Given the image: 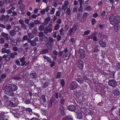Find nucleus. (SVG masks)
I'll return each mask as SVG.
<instances>
[{
	"mask_svg": "<svg viewBox=\"0 0 120 120\" xmlns=\"http://www.w3.org/2000/svg\"><path fill=\"white\" fill-rule=\"evenodd\" d=\"M17 87L14 84H9L6 86L4 89V90L5 94L10 96H14V91L16 90Z\"/></svg>",
	"mask_w": 120,
	"mask_h": 120,
	"instance_id": "1",
	"label": "nucleus"
},
{
	"mask_svg": "<svg viewBox=\"0 0 120 120\" xmlns=\"http://www.w3.org/2000/svg\"><path fill=\"white\" fill-rule=\"evenodd\" d=\"M52 25L51 24H49L48 27L46 26V28L44 29L43 33L45 34H47L48 32L49 33H51L52 30Z\"/></svg>",
	"mask_w": 120,
	"mask_h": 120,
	"instance_id": "2",
	"label": "nucleus"
},
{
	"mask_svg": "<svg viewBox=\"0 0 120 120\" xmlns=\"http://www.w3.org/2000/svg\"><path fill=\"white\" fill-rule=\"evenodd\" d=\"M78 53L79 54L80 57L81 59H83L85 57V51L83 49H79V51Z\"/></svg>",
	"mask_w": 120,
	"mask_h": 120,
	"instance_id": "3",
	"label": "nucleus"
},
{
	"mask_svg": "<svg viewBox=\"0 0 120 120\" xmlns=\"http://www.w3.org/2000/svg\"><path fill=\"white\" fill-rule=\"evenodd\" d=\"M5 103L11 107H15L17 106V104L14 103L11 101L9 100H6L5 101Z\"/></svg>",
	"mask_w": 120,
	"mask_h": 120,
	"instance_id": "4",
	"label": "nucleus"
},
{
	"mask_svg": "<svg viewBox=\"0 0 120 120\" xmlns=\"http://www.w3.org/2000/svg\"><path fill=\"white\" fill-rule=\"evenodd\" d=\"M9 17V16L8 15H2L0 18V20L1 21L4 20L5 22H7Z\"/></svg>",
	"mask_w": 120,
	"mask_h": 120,
	"instance_id": "5",
	"label": "nucleus"
},
{
	"mask_svg": "<svg viewBox=\"0 0 120 120\" xmlns=\"http://www.w3.org/2000/svg\"><path fill=\"white\" fill-rule=\"evenodd\" d=\"M109 85L113 87H115L116 85V83L114 79L109 80L108 82Z\"/></svg>",
	"mask_w": 120,
	"mask_h": 120,
	"instance_id": "6",
	"label": "nucleus"
},
{
	"mask_svg": "<svg viewBox=\"0 0 120 120\" xmlns=\"http://www.w3.org/2000/svg\"><path fill=\"white\" fill-rule=\"evenodd\" d=\"M77 29V28L76 26H74L72 27L70 29L69 31V35L70 36H71L72 33H73Z\"/></svg>",
	"mask_w": 120,
	"mask_h": 120,
	"instance_id": "7",
	"label": "nucleus"
},
{
	"mask_svg": "<svg viewBox=\"0 0 120 120\" xmlns=\"http://www.w3.org/2000/svg\"><path fill=\"white\" fill-rule=\"evenodd\" d=\"M77 86V84L75 81H73L71 84L70 87V90H72L75 89Z\"/></svg>",
	"mask_w": 120,
	"mask_h": 120,
	"instance_id": "8",
	"label": "nucleus"
},
{
	"mask_svg": "<svg viewBox=\"0 0 120 120\" xmlns=\"http://www.w3.org/2000/svg\"><path fill=\"white\" fill-rule=\"evenodd\" d=\"M109 21L110 23L112 25H114L116 23V20L115 19V17L112 15L109 18Z\"/></svg>",
	"mask_w": 120,
	"mask_h": 120,
	"instance_id": "9",
	"label": "nucleus"
},
{
	"mask_svg": "<svg viewBox=\"0 0 120 120\" xmlns=\"http://www.w3.org/2000/svg\"><path fill=\"white\" fill-rule=\"evenodd\" d=\"M59 105V111L60 114L62 116H63L65 114L64 112V109L62 105Z\"/></svg>",
	"mask_w": 120,
	"mask_h": 120,
	"instance_id": "10",
	"label": "nucleus"
},
{
	"mask_svg": "<svg viewBox=\"0 0 120 120\" xmlns=\"http://www.w3.org/2000/svg\"><path fill=\"white\" fill-rule=\"evenodd\" d=\"M78 66L80 68L82 69L83 67V63L82 60L80 59L79 60L78 62Z\"/></svg>",
	"mask_w": 120,
	"mask_h": 120,
	"instance_id": "11",
	"label": "nucleus"
},
{
	"mask_svg": "<svg viewBox=\"0 0 120 120\" xmlns=\"http://www.w3.org/2000/svg\"><path fill=\"white\" fill-rule=\"evenodd\" d=\"M50 19V18L49 17L45 19L44 21V22L42 24L44 26H45L48 24L49 22Z\"/></svg>",
	"mask_w": 120,
	"mask_h": 120,
	"instance_id": "12",
	"label": "nucleus"
},
{
	"mask_svg": "<svg viewBox=\"0 0 120 120\" xmlns=\"http://www.w3.org/2000/svg\"><path fill=\"white\" fill-rule=\"evenodd\" d=\"M75 106L73 105H70L68 107V109L71 111H74L75 109Z\"/></svg>",
	"mask_w": 120,
	"mask_h": 120,
	"instance_id": "13",
	"label": "nucleus"
},
{
	"mask_svg": "<svg viewBox=\"0 0 120 120\" xmlns=\"http://www.w3.org/2000/svg\"><path fill=\"white\" fill-rule=\"evenodd\" d=\"M77 116V118L79 119H82V113L79 111H78L76 112Z\"/></svg>",
	"mask_w": 120,
	"mask_h": 120,
	"instance_id": "14",
	"label": "nucleus"
},
{
	"mask_svg": "<svg viewBox=\"0 0 120 120\" xmlns=\"http://www.w3.org/2000/svg\"><path fill=\"white\" fill-rule=\"evenodd\" d=\"M55 101V99L54 98H52L49 102L48 106L49 108H51L52 107V103H53Z\"/></svg>",
	"mask_w": 120,
	"mask_h": 120,
	"instance_id": "15",
	"label": "nucleus"
},
{
	"mask_svg": "<svg viewBox=\"0 0 120 120\" xmlns=\"http://www.w3.org/2000/svg\"><path fill=\"white\" fill-rule=\"evenodd\" d=\"M119 23H116L115 24L114 28L115 31L117 32L120 29V25Z\"/></svg>",
	"mask_w": 120,
	"mask_h": 120,
	"instance_id": "16",
	"label": "nucleus"
},
{
	"mask_svg": "<svg viewBox=\"0 0 120 120\" xmlns=\"http://www.w3.org/2000/svg\"><path fill=\"white\" fill-rule=\"evenodd\" d=\"M70 55V53H64L63 55V57L65 60L68 59Z\"/></svg>",
	"mask_w": 120,
	"mask_h": 120,
	"instance_id": "17",
	"label": "nucleus"
},
{
	"mask_svg": "<svg viewBox=\"0 0 120 120\" xmlns=\"http://www.w3.org/2000/svg\"><path fill=\"white\" fill-rule=\"evenodd\" d=\"M112 93L115 95L118 96L120 95V91L117 89H115L112 91Z\"/></svg>",
	"mask_w": 120,
	"mask_h": 120,
	"instance_id": "18",
	"label": "nucleus"
},
{
	"mask_svg": "<svg viewBox=\"0 0 120 120\" xmlns=\"http://www.w3.org/2000/svg\"><path fill=\"white\" fill-rule=\"evenodd\" d=\"M59 96L60 98L61 99L60 102L59 103V105H63L64 104V102L65 101V100L63 99V97L61 96V95L60 94H59Z\"/></svg>",
	"mask_w": 120,
	"mask_h": 120,
	"instance_id": "19",
	"label": "nucleus"
},
{
	"mask_svg": "<svg viewBox=\"0 0 120 120\" xmlns=\"http://www.w3.org/2000/svg\"><path fill=\"white\" fill-rule=\"evenodd\" d=\"M99 43L100 45H101L103 47H105L106 46V43L105 42L103 41L102 40H100L99 41Z\"/></svg>",
	"mask_w": 120,
	"mask_h": 120,
	"instance_id": "20",
	"label": "nucleus"
},
{
	"mask_svg": "<svg viewBox=\"0 0 120 120\" xmlns=\"http://www.w3.org/2000/svg\"><path fill=\"white\" fill-rule=\"evenodd\" d=\"M43 58L44 59L46 60L49 63H51L52 60L49 57L45 56H43Z\"/></svg>",
	"mask_w": 120,
	"mask_h": 120,
	"instance_id": "21",
	"label": "nucleus"
},
{
	"mask_svg": "<svg viewBox=\"0 0 120 120\" xmlns=\"http://www.w3.org/2000/svg\"><path fill=\"white\" fill-rule=\"evenodd\" d=\"M75 80L77 82H79V84H82L83 82V80L81 78H76Z\"/></svg>",
	"mask_w": 120,
	"mask_h": 120,
	"instance_id": "22",
	"label": "nucleus"
},
{
	"mask_svg": "<svg viewBox=\"0 0 120 120\" xmlns=\"http://www.w3.org/2000/svg\"><path fill=\"white\" fill-rule=\"evenodd\" d=\"M115 20L116 23L119 24L120 22V16L116 15L115 17Z\"/></svg>",
	"mask_w": 120,
	"mask_h": 120,
	"instance_id": "23",
	"label": "nucleus"
},
{
	"mask_svg": "<svg viewBox=\"0 0 120 120\" xmlns=\"http://www.w3.org/2000/svg\"><path fill=\"white\" fill-rule=\"evenodd\" d=\"M98 37L99 38L101 39H103L106 37V36L105 35L101 33H99L98 34Z\"/></svg>",
	"mask_w": 120,
	"mask_h": 120,
	"instance_id": "24",
	"label": "nucleus"
},
{
	"mask_svg": "<svg viewBox=\"0 0 120 120\" xmlns=\"http://www.w3.org/2000/svg\"><path fill=\"white\" fill-rule=\"evenodd\" d=\"M107 14V13H106L105 11H102L101 14L102 17L104 18H106V15Z\"/></svg>",
	"mask_w": 120,
	"mask_h": 120,
	"instance_id": "25",
	"label": "nucleus"
},
{
	"mask_svg": "<svg viewBox=\"0 0 120 120\" xmlns=\"http://www.w3.org/2000/svg\"><path fill=\"white\" fill-rule=\"evenodd\" d=\"M28 35L30 39L33 38L34 37V34L32 33H28Z\"/></svg>",
	"mask_w": 120,
	"mask_h": 120,
	"instance_id": "26",
	"label": "nucleus"
},
{
	"mask_svg": "<svg viewBox=\"0 0 120 120\" xmlns=\"http://www.w3.org/2000/svg\"><path fill=\"white\" fill-rule=\"evenodd\" d=\"M10 34L12 36H15L16 34L15 30H12L9 32Z\"/></svg>",
	"mask_w": 120,
	"mask_h": 120,
	"instance_id": "27",
	"label": "nucleus"
},
{
	"mask_svg": "<svg viewBox=\"0 0 120 120\" xmlns=\"http://www.w3.org/2000/svg\"><path fill=\"white\" fill-rule=\"evenodd\" d=\"M30 76L32 79L35 78L37 77V75L35 73H32L30 75Z\"/></svg>",
	"mask_w": 120,
	"mask_h": 120,
	"instance_id": "28",
	"label": "nucleus"
},
{
	"mask_svg": "<svg viewBox=\"0 0 120 120\" xmlns=\"http://www.w3.org/2000/svg\"><path fill=\"white\" fill-rule=\"evenodd\" d=\"M1 35L3 37L5 38L8 36V34L7 33L3 32L1 33Z\"/></svg>",
	"mask_w": 120,
	"mask_h": 120,
	"instance_id": "29",
	"label": "nucleus"
},
{
	"mask_svg": "<svg viewBox=\"0 0 120 120\" xmlns=\"http://www.w3.org/2000/svg\"><path fill=\"white\" fill-rule=\"evenodd\" d=\"M41 98L42 100V101L44 103L46 101V100L45 98V95H42L41 96Z\"/></svg>",
	"mask_w": 120,
	"mask_h": 120,
	"instance_id": "30",
	"label": "nucleus"
},
{
	"mask_svg": "<svg viewBox=\"0 0 120 120\" xmlns=\"http://www.w3.org/2000/svg\"><path fill=\"white\" fill-rule=\"evenodd\" d=\"M49 85V83L47 82H46L44 83V85L42 87V88H46Z\"/></svg>",
	"mask_w": 120,
	"mask_h": 120,
	"instance_id": "31",
	"label": "nucleus"
},
{
	"mask_svg": "<svg viewBox=\"0 0 120 120\" xmlns=\"http://www.w3.org/2000/svg\"><path fill=\"white\" fill-rule=\"evenodd\" d=\"M20 9L21 11H24L25 9V5L24 4H21L20 7Z\"/></svg>",
	"mask_w": 120,
	"mask_h": 120,
	"instance_id": "32",
	"label": "nucleus"
},
{
	"mask_svg": "<svg viewBox=\"0 0 120 120\" xmlns=\"http://www.w3.org/2000/svg\"><path fill=\"white\" fill-rule=\"evenodd\" d=\"M53 42V39L51 37H50L49 38L48 41V43H52Z\"/></svg>",
	"mask_w": 120,
	"mask_h": 120,
	"instance_id": "33",
	"label": "nucleus"
},
{
	"mask_svg": "<svg viewBox=\"0 0 120 120\" xmlns=\"http://www.w3.org/2000/svg\"><path fill=\"white\" fill-rule=\"evenodd\" d=\"M44 25H41L39 27V30L41 31H42L44 30L45 27L44 26Z\"/></svg>",
	"mask_w": 120,
	"mask_h": 120,
	"instance_id": "34",
	"label": "nucleus"
},
{
	"mask_svg": "<svg viewBox=\"0 0 120 120\" xmlns=\"http://www.w3.org/2000/svg\"><path fill=\"white\" fill-rule=\"evenodd\" d=\"M30 21V19H26L25 20V23L26 24H29Z\"/></svg>",
	"mask_w": 120,
	"mask_h": 120,
	"instance_id": "35",
	"label": "nucleus"
},
{
	"mask_svg": "<svg viewBox=\"0 0 120 120\" xmlns=\"http://www.w3.org/2000/svg\"><path fill=\"white\" fill-rule=\"evenodd\" d=\"M47 43V44L46 45L47 47H48V49L49 50H51L52 49L51 44L49 43Z\"/></svg>",
	"mask_w": 120,
	"mask_h": 120,
	"instance_id": "36",
	"label": "nucleus"
},
{
	"mask_svg": "<svg viewBox=\"0 0 120 120\" xmlns=\"http://www.w3.org/2000/svg\"><path fill=\"white\" fill-rule=\"evenodd\" d=\"M34 23L33 22H31L29 25V28L30 29H32V28L34 26Z\"/></svg>",
	"mask_w": 120,
	"mask_h": 120,
	"instance_id": "37",
	"label": "nucleus"
},
{
	"mask_svg": "<svg viewBox=\"0 0 120 120\" xmlns=\"http://www.w3.org/2000/svg\"><path fill=\"white\" fill-rule=\"evenodd\" d=\"M49 52V50L47 49H43L42 51L41 52L42 54H45Z\"/></svg>",
	"mask_w": 120,
	"mask_h": 120,
	"instance_id": "38",
	"label": "nucleus"
},
{
	"mask_svg": "<svg viewBox=\"0 0 120 120\" xmlns=\"http://www.w3.org/2000/svg\"><path fill=\"white\" fill-rule=\"evenodd\" d=\"M61 72H58L56 74V78L57 79L59 78L60 76L61 75Z\"/></svg>",
	"mask_w": 120,
	"mask_h": 120,
	"instance_id": "39",
	"label": "nucleus"
},
{
	"mask_svg": "<svg viewBox=\"0 0 120 120\" xmlns=\"http://www.w3.org/2000/svg\"><path fill=\"white\" fill-rule=\"evenodd\" d=\"M98 0L99 1L98 3V5L99 7H101L102 6V0H101L100 1H99V0Z\"/></svg>",
	"mask_w": 120,
	"mask_h": 120,
	"instance_id": "40",
	"label": "nucleus"
},
{
	"mask_svg": "<svg viewBox=\"0 0 120 120\" xmlns=\"http://www.w3.org/2000/svg\"><path fill=\"white\" fill-rule=\"evenodd\" d=\"M30 45L32 46H34L36 45H37V43L32 40L30 44Z\"/></svg>",
	"mask_w": 120,
	"mask_h": 120,
	"instance_id": "41",
	"label": "nucleus"
},
{
	"mask_svg": "<svg viewBox=\"0 0 120 120\" xmlns=\"http://www.w3.org/2000/svg\"><path fill=\"white\" fill-rule=\"evenodd\" d=\"M60 34L61 35H64V31L63 28H61L60 30Z\"/></svg>",
	"mask_w": 120,
	"mask_h": 120,
	"instance_id": "42",
	"label": "nucleus"
},
{
	"mask_svg": "<svg viewBox=\"0 0 120 120\" xmlns=\"http://www.w3.org/2000/svg\"><path fill=\"white\" fill-rule=\"evenodd\" d=\"M89 15V13L87 12L84 13L83 15V17L84 18H86V17Z\"/></svg>",
	"mask_w": 120,
	"mask_h": 120,
	"instance_id": "43",
	"label": "nucleus"
},
{
	"mask_svg": "<svg viewBox=\"0 0 120 120\" xmlns=\"http://www.w3.org/2000/svg\"><path fill=\"white\" fill-rule=\"evenodd\" d=\"M43 32H40L39 33L38 36L39 37H44L45 36L44 34H43Z\"/></svg>",
	"mask_w": 120,
	"mask_h": 120,
	"instance_id": "44",
	"label": "nucleus"
},
{
	"mask_svg": "<svg viewBox=\"0 0 120 120\" xmlns=\"http://www.w3.org/2000/svg\"><path fill=\"white\" fill-rule=\"evenodd\" d=\"M60 27V25L59 24H57L55 26L54 30H58Z\"/></svg>",
	"mask_w": 120,
	"mask_h": 120,
	"instance_id": "45",
	"label": "nucleus"
},
{
	"mask_svg": "<svg viewBox=\"0 0 120 120\" xmlns=\"http://www.w3.org/2000/svg\"><path fill=\"white\" fill-rule=\"evenodd\" d=\"M21 27L23 29L27 30V26L24 23L21 25Z\"/></svg>",
	"mask_w": 120,
	"mask_h": 120,
	"instance_id": "46",
	"label": "nucleus"
},
{
	"mask_svg": "<svg viewBox=\"0 0 120 120\" xmlns=\"http://www.w3.org/2000/svg\"><path fill=\"white\" fill-rule=\"evenodd\" d=\"M5 11V10L4 8H1L0 10V12L1 13L4 14Z\"/></svg>",
	"mask_w": 120,
	"mask_h": 120,
	"instance_id": "47",
	"label": "nucleus"
},
{
	"mask_svg": "<svg viewBox=\"0 0 120 120\" xmlns=\"http://www.w3.org/2000/svg\"><path fill=\"white\" fill-rule=\"evenodd\" d=\"M41 22L38 20H36L34 21V24H35L38 25Z\"/></svg>",
	"mask_w": 120,
	"mask_h": 120,
	"instance_id": "48",
	"label": "nucleus"
},
{
	"mask_svg": "<svg viewBox=\"0 0 120 120\" xmlns=\"http://www.w3.org/2000/svg\"><path fill=\"white\" fill-rule=\"evenodd\" d=\"M31 102L29 99H26L24 101V102L26 104H28L30 103Z\"/></svg>",
	"mask_w": 120,
	"mask_h": 120,
	"instance_id": "49",
	"label": "nucleus"
},
{
	"mask_svg": "<svg viewBox=\"0 0 120 120\" xmlns=\"http://www.w3.org/2000/svg\"><path fill=\"white\" fill-rule=\"evenodd\" d=\"M12 79L16 81L19 80L20 79V78L18 76H16L13 77L12 78Z\"/></svg>",
	"mask_w": 120,
	"mask_h": 120,
	"instance_id": "50",
	"label": "nucleus"
},
{
	"mask_svg": "<svg viewBox=\"0 0 120 120\" xmlns=\"http://www.w3.org/2000/svg\"><path fill=\"white\" fill-rule=\"evenodd\" d=\"M5 42V40L3 38H0V43L1 44H3Z\"/></svg>",
	"mask_w": 120,
	"mask_h": 120,
	"instance_id": "51",
	"label": "nucleus"
},
{
	"mask_svg": "<svg viewBox=\"0 0 120 120\" xmlns=\"http://www.w3.org/2000/svg\"><path fill=\"white\" fill-rule=\"evenodd\" d=\"M71 10L69 8H68L66 12L68 15L71 14Z\"/></svg>",
	"mask_w": 120,
	"mask_h": 120,
	"instance_id": "52",
	"label": "nucleus"
},
{
	"mask_svg": "<svg viewBox=\"0 0 120 120\" xmlns=\"http://www.w3.org/2000/svg\"><path fill=\"white\" fill-rule=\"evenodd\" d=\"M11 28V26L10 24H8L6 25V28L7 30H8L10 29Z\"/></svg>",
	"mask_w": 120,
	"mask_h": 120,
	"instance_id": "53",
	"label": "nucleus"
},
{
	"mask_svg": "<svg viewBox=\"0 0 120 120\" xmlns=\"http://www.w3.org/2000/svg\"><path fill=\"white\" fill-rule=\"evenodd\" d=\"M49 38L46 37H45L44 38V40L45 42H48Z\"/></svg>",
	"mask_w": 120,
	"mask_h": 120,
	"instance_id": "54",
	"label": "nucleus"
},
{
	"mask_svg": "<svg viewBox=\"0 0 120 120\" xmlns=\"http://www.w3.org/2000/svg\"><path fill=\"white\" fill-rule=\"evenodd\" d=\"M85 10L87 11H91L92 10V8L90 6H88L85 8Z\"/></svg>",
	"mask_w": 120,
	"mask_h": 120,
	"instance_id": "55",
	"label": "nucleus"
},
{
	"mask_svg": "<svg viewBox=\"0 0 120 120\" xmlns=\"http://www.w3.org/2000/svg\"><path fill=\"white\" fill-rule=\"evenodd\" d=\"M55 9L54 8H52L50 12V14H53L54 13V12L55 11Z\"/></svg>",
	"mask_w": 120,
	"mask_h": 120,
	"instance_id": "56",
	"label": "nucleus"
},
{
	"mask_svg": "<svg viewBox=\"0 0 120 120\" xmlns=\"http://www.w3.org/2000/svg\"><path fill=\"white\" fill-rule=\"evenodd\" d=\"M28 38V37L26 35H25L22 37V39L24 41L27 40Z\"/></svg>",
	"mask_w": 120,
	"mask_h": 120,
	"instance_id": "57",
	"label": "nucleus"
},
{
	"mask_svg": "<svg viewBox=\"0 0 120 120\" xmlns=\"http://www.w3.org/2000/svg\"><path fill=\"white\" fill-rule=\"evenodd\" d=\"M68 5H64L62 7V9L64 10H65L67 9H68Z\"/></svg>",
	"mask_w": 120,
	"mask_h": 120,
	"instance_id": "58",
	"label": "nucleus"
},
{
	"mask_svg": "<svg viewBox=\"0 0 120 120\" xmlns=\"http://www.w3.org/2000/svg\"><path fill=\"white\" fill-rule=\"evenodd\" d=\"M83 9L82 6H80L78 9V11L79 12H81L82 11Z\"/></svg>",
	"mask_w": 120,
	"mask_h": 120,
	"instance_id": "59",
	"label": "nucleus"
},
{
	"mask_svg": "<svg viewBox=\"0 0 120 120\" xmlns=\"http://www.w3.org/2000/svg\"><path fill=\"white\" fill-rule=\"evenodd\" d=\"M9 56L10 57L12 58H14L15 57V56L14 55V53H11L10 55Z\"/></svg>",
	"mask_w": 120,
	"mask_h": 120,
	"instance_id": "60",
	"label": "nucleus"
},
{
	"mask_svg": "<svg viewBox=\"0 0 120 120\" xmlns=\"http://www.w3.org/2000/svg\"><path fill=\"white\" fill-rule=\"evenodd\" d=\"M25 110L26 111L29 112H31L32 111V109L30 108H27L25 109Z\"/></svg>",
	"mask_w": 120,
	"mask_h": 120,
	"instance_id": "61",
	"label": "nucleus"
},
{
	"mask_svg": "<svg viewBox=\"0 0 120 120\" xmlns=\"http://www.w3.org/2000/svg\"><path fill=\"white\" fill-rule=\"evenodd\" d=\"M63 54L64 53L62 51H60L59 52V53H58V57H60L62 56V55H63Z\"/></svg>",
	"mask_w": 120,
	"mask_h": 120,
	"instance_id": "62",
	"label": "nucleus"
},
{
	"mask_svg": "<svg viewBox=\"0 0 120 120\" xmlns=\"http://www.w3.org/2000/svg\"><path fill=\"white\" fill-rule=\"evenodd\" d=\"M19 22L21 25L24 24V21L22 19H20L19 21Z\"/></svg>",
	"mask_w": 120,
	"mask_h": 120,
	"instance_id": "63",
	"label": "nucleus"
},
{
	"mask_svg": "<svg viewBox=\"0 0 120 120\" xmlns=\"http://www.w3.org/2000/svg\"><path fill=\"white\" fill-rule=\"evenodd\" d=\"M62 120H73L72 119L69 117H67L63 119Z\"/></svg>",
	"mask_w": 120,
	"mask_h": 120,
	"instance_id": "64",
	"label": "nucleus"
}]
</instances>
